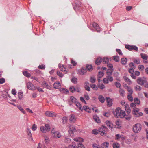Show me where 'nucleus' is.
<instances>
[{"mask_svg": "<svg viewBox=\"0 0 148 148\" xmlns=\"http://www.w3.org/2000/svg\"><path fill=\"white\" fill-rule=\"evenodd\" d=\"M137 82L138 84L143 85L145 88H148V83H147L146 78L145 77L139 78L137 79Z\"/></svg>", "mask_w": 148, "mask_h": 148, "instance_id": "obj_1", "label": "nucleus"}, {"mask_svg": "<svg viewBox=\"0 0 148 148\" xmlns=\"http://www.w3.org/2000/svg\"><path fill=\"white\" fill-rule=\"evenodd\" d=\"M141 126L139 123H137L133 126V130L135 133L139 132L141 130Z\"/></svg>", "mask_w": 148, "mask_h": 148, "instance_id": "obj_2", "label": "nucleus"}, {"mask_svg": "<svg viewBox=\"0 0 148 148\" xmlns=\"http://www.w3.org/2000/svg\"><path fill=\"white\" fill-rule=\"evenodd\" d=\"M108 130V128L106 126H102L100 128H99L98 131L101 135L105 136L106 135V131Z\"/></svg>", "mask_w": 148, "mask_h": 148, "instance_id": "obj_3", "label": "nucleus"}, {"mask_svg": "<svg viewBox=\"0 0 148 148\" xmlns=\"http://www.w3.org/2000/svg\"><path fill=\"white\" fill-rule=\"evenodd\" d=\"M40 130L42 133H45L50 130V127L48 124H46L45 126H41L40 127Z\"/></svg>", "mask_w": 148, "mask_h": 148, "instance_id": "obj_4", "label": "nucleus"}, {"mask_svg": "<svg viewBox=\"0 0 148 148\" xmlns=\"http://www.w3.org/2000/svg\"><path fill=\"white\" fill-rule=\"evenodd\" d=\"M139 108H135L133 109L132 112L133 114L136 116L138 117L142 116L143 114L142 112H139Z\"/></svg>", "mask_w": 148, "mask_h": 148, "instance_id": "obj_5", "label": "nucleus"}, {"mask_svg": "<svg viewBox=\"0 0 148 148\" xmlns=\"http://www.w3.org/2000/svg\"><path fill=\"white\" fill-rule=\"evenodd\" d=\"M26 85L27 88L30 90H34L36 89V87L30 82L27 83Z\"/></svg>", "mask_w": 148, "mask_h": 148, "instance_id": "obj_6", "label": "nucleus"}, {"mask_svg": "<svg viewBox=\"0 0 148 148\" xmlns=\"http://www.w3.org/2000/svg\"><path fill=\"white\" fill-rule=\"evenodd\" d=\"M125 47L130 51L132 50H134L135 51H137L138 50V47L135 46H130L129 45H126L125 46Z\"/></svg>", "mask_w": 148, "mask_h": 148, "instance_id": "obj_7", "label": "nucleus"}, {"mask_svg": "<svg viewBox=\"0 0 148 148\" xmlns=\"http://www.w3.org/2000/svg\"><path fill=\"white\" fill-rule=\"evenodd\" d=\"M121 110V108L119 107L116 108L114 113V116L117 118L119 117V114Z\"/></svg>", "mask_w": 148, "mask_h": 148, "instance_id": "obj_8", "label": "nucleus"}, {"mask_svg": "<svg viewBox=\"0 0 148 148\" xmlns=\"http://www.w3.org/2000/svg\"><path fill=\"white\" fill-rule=\"evenodd\" d=\"M45 114L46 116L50 117H56V114L55 113L49 111H46L45 112Z\"/></svg>", "mask_w": 148, "mask_h": 148, "instance_id": "obj_9", "label": "nucleus"}, {"mask_svg": "<svg viewBox=\"0 0 148 148\" xmlns=\"http://www.w3.org/2000/svg\"><path fill=\"white\" fill-rule=\"evenodd\" d=\"M77 101V99L75 97L73 96L70 97V99L69 100V103L70 105H71V102L73 103H76Z\"/></svg>", "mask_w": 148, "mask_h": 148, "instance_id": "obj_10", "label": "nucleus"}, {"mask_svg": "<svg viewBox=\"0 0 148 148\" xmlns=\"http://www.w3.org/2000/svg\"><path fill=\"white\" fill-rule=\"evenodd\" d=\"M69 127L70 129L68 130L69 134L72 133L73 132H75L76 131L75 127L73 125H70Z\"/></svg>", "mask_w": 148, "mask_h": 148, "instance_id": "obj_11", "label": "nucleus"}, {"mask_svg": "<svg viewBox=\"0 0 148 148\" xmlns=\"http://www.w3.org/2000/svg\"><path fill=\"white\" fill-rule=\"evenodd\" d=\"M92 26L94 27L98 32H100V28L98 24L95 22H93L92 24Z\"/></svg>", "mask_w": 148, "mask_h": 148, "instance_id": "obj_12", "label": "nucleus"}, {"mask_svg": "<svg viewBox=\"0 0 148 148\" xmlns=\"http://www.w3.org/2000/svg\"><path fill=\"white\" fill-rule=\"evenodd\" d=\"M106 123L107 126L110 129H112L113 127V124L111 123L110 121L107 120L106 121Z\"/></svg>", "mask_w": 148, "mask_h": 148, "instance_id": "obj_13", "label": "nucleus"}, {"mask_svg": "<svg viewBox=\"0 0 148 148\" xmlns=\"http://www.w3.org/2000/svg\"><path fill=\"white\" fill-rule=\"evenodd\" d=\"M106 101L107 103V105L108 106H111L112 104V99L109 97H107L106 98Z\"/></svg>", "mask_w": 148, "mask_h": 148, "instance_id": "obj_14", "label": "nucleus"}, {"mask_svg": "<svg viewBox=\"0 0 148 148\" xmlns=\"http://www.w3.org/2000/svg\"><path fill=\"white\" fill-rule=\"evenodd\" d=\"M76 118L75 116L73 114H72L70 116L69 120L72 123H74L76 121Z\"/></svg>", "mask_w": 148, "mask_h": 148, "instance_id": "obj_15", "label": "nucleus"}, {"mask_svg": "<svg viewBox=\"0 0 148 148\" xmlns=\"http://www.w3.org/2000/svg\"><path fill=\"white\" fill-rule=\"evenodd\" d=\"M125 108L127 113L128 114H130L131 112V110L130 109L129 105L128 104H126L125 105Z\"/></svg>", "mask_w": 148, "mask_h": 148, "instance_id": "obj_16", "label": "nucleus"}, {"mask_svg": "<svg viewBox=\"0 0 148 148\" xmlns=\"http://www.w3.org/2000/svg\"><path fill=\"white\" fill-rule=\"evenodd\" d=\"M42 85L44 87L47 89H51V86L49 85L47 83L45 82H42Z\"/></svg>", "mask_w": 148, "mask_h": 148, "instance_id": "obj_17", "label": "nucleus"}, {"mask_svg": "<svg viewBox=\"0 0 148 148\" xmlns=\"http://www.w3.org/2000/svg\"><path fill=\"white\" fill-rule=\"evenodd\" d=\"M89 83L88 82H86L85 83V89L88 91H90V89L89 87Z\"/></svg>", "mask_w": 148, "mask_h": 148, "instance_id": "obj_18", "label": "nucleus"}, {"mask_svg": "<svg viewBox=\"0 0 148 148\" xmlns=\"http://www.w3.org/2000/svg\"><path fill=\"white\" fill-rule=\"evenodd\" d=\"M79 74L81 75H84L86 72V69L82 68L78 71Z\"/></svg>", "mask_w": 148, "mask_h": 148, "instance_id": "obj_19", "label": "nucleus"}, {"mask_svg": "<svg viewBox=\"0 0 148 148\" xmlns=\"http://www.w3.org/2000/svg\"><path fill=\"white\" fill-rule=\"evenodd\" d=\"M53 86L56 89L59 88L60 86V83L58 82H56L54 84Z\"/></svg>", "mask_w": 148, "mask_h": 148, "instance_id": "obj_20", "label": "nucleus"}, {"mask_svg": "<svg viewBox=\"0 0 148 148\" xmlns=\"http://www.w3.org/2000/svg\"><path fill=\"white\" fill-rule=\"evenodd\" d=\"M126 113L125 111L122 110H121L120 113L119 114V117L121 118H123L125 117L126 116Z\"/></svg>", "mask_w": 148, "mask_h": 148, "instance_id": "obj_21", "label": "nucleus"}, {"mask_svg": "<svg viewBox=\"0 0 148 148\" xmlns=\"http://www.w3.org/2000/svg\"><path fill=\"white\" fill-rule=\"evenodd\" d=\"M109 143L108 142H105L102 144L101 148H107L109 145Z\"/></svg>", "mask_w": 148, "mask_h": 148, "instance_id": "obj_22", "label": "nucleus"}, {"mask_svg": "<svg viewBox=\"0 0 148 148\" xmlns=\"http://www.w3.org/2000/svg\"><path fill=\"white\" fill-rule=\"evenodd\" d=\"M101 57H98L97 58L95 61V64L97 65L100 64L101 62Z\"/></svg>", "mask_w": 148, "mask_h": 148, "instance_id": "obj_23", "label": "nucleus"}, {"mask_svg": "<svg viewBox=\"0 0 148 148\" xmlns=\"http://www.w3.org/2000/svg\"><path fill=\"white\" fill-rule=\"evenodd\" d=\"M93 119L97 123H99L100 122L99 117L96 115H94L93 116Z\"/></svg>", "mask_w": 148, "mask_h": 148, "instance_id": "obj_24", "label": "nucleus"}, {"mask_svg": "<svg viewBox=\"0 0 148 148\" xmlns=\"http://www.w3.org/2000/svg\"><path fill=\"white\" fill-rule=\"evenodd\" d=\"M75 103L76 105L77 106V107L80 110H81V111H83V109L82 108V106L79 103L77 102V101H76V103Z\"/></svg>", "mask_w": 148, "mask_h": 148, "instance_id": "obj_25", "label": "nucleus"}, {"mask_svg": "<svg viewBox=\"0 0 148 148\" xmlns=\"http://www.w3.org/2000/svg\"><path fill=\"white\" fill-rule=\"evenodd\" d=\"M84 110L86 112L88 113H90L91 112V110L90 108L87 106H84L83 107Z\"/></svg>", "mask_w": 148, "mask_h": 148, "instance_id": "obj_26", "label": "nucleus"}, {"mask_svg": "<svg viewBox=\"0 0 148 148\" xmlns=\"http://www.w3.org/2000/svg\"><path fill=\"white\" fill-rule=\"evenodd\" d=\"M98 99L101 103H104L105 101L104 98L102 95H99Z\"/></svg>", "mask_w": 148, "mask_h": 148, "instance_id": "obj_27", "label": "nucleus"}, {"mask_svg": "<svg viewBox=\"0 0 148 148\" xmlns=\"http://www.w3.org/2000/svg\"><path fill=\"white\" fill-rule=\"evenodd\" d=\"M58 66L60 70L62 71H66V69L65 68L64 66L62 65L61 64H58Z\"/></svg>", "mask_w": 148, "mask_h": 148, "instance_id": "obj_28", "label": "nucleus"}, {"mask_svg": "<svg viewBox=\"0 0 148 148\" xmlns=\"http://www.w3.org/2000/svg\"><path fill=\"white\" fill-rule=\"evenodd\" d=\"M127 59L125 58H123L121 59V62L123 64H125L127 62Z\"/></svg>", "mask_w": 148, "mask_h": 148, "instance_id": "obj_29", "label": "nucleus"}, {"mask_svg": "<svg viewBox=\"0 0 148 148\" xmlns=\"http://www.w3.org/2000/svg\"><path fill=\"white\" fill-rule=\"evenodd\" d=\"M119 92L120 95L122 97H123L125 94V91L124 90L120 88L119 90Z\"/></svg>", "mask_w": 148, "mask_h": 148, "instance_id": "obj_30", "label": "nucleus"}, {"mask_svg": "<svg viewBox=\"0 0 148 148\" xmlns=\"http://www.w3.org/2000/svg\"><path fill=\"white\" fill-rule=\"evenodd\" d=\"M113 70L112 69H108L106 71V73L108 75H111L113 72Z\"/></svg>", "mask_w": 148, "mask_h": 148, "instance_id": "obj_31", "label": "nucleus"}, {"mask_svg": "<svg viewBox=\"0 0 148 148\" xmlns=\"http://www.w3.org/2000/svg\"><path fill=\"white\" fill-rule=\"evenodd\" d=\"M23 73L24 76L28 77H30V74L28 73L27 71H23Z\"/></svg>", "mask_w": 148, "mask_h": 148, "instance_id": "obj_32", "label": "nucleus"}, {"mask_svg": "<svg viewBox=\"0 0 148 148\" xmlns=\"http://www.w3.org/2000/svg\"><path fill=\"white\" fill-rule=\"evenodd\" d=\"M112 145L114 148H119L120 146V144L117 143H114Z\"/></svg>", "mask_w": 148, "mask_h": 148, "instance_id": "obj_33", "label": "nucleus"}, {"mask_svg": "<svg viewBox=\"0 0 148 148\" xmlns=\"http://www.w3.org/2000/svg\"><path fill=\"white\" fill-rule=\"evenodd\" d=\"M74 140L76 142H83V139L80 137L77 138H75L74 139Z\"/></svg>", "mask_w": 148, "mask_h": 148, "instance_id": "obj_34", "label": "nucleus"}, {"mask_svg": "<svg viewBox=\"0 0 148 148\" xmlns=\"http://www.w3.org/2000/svg\"><path fill=\"white\" fill-rule=\"evenodd\" d=\"M113 60L116 62H118L119 61V57L118 56H114L113 57Z\"/></svg>", "mask_w": 148, "mask_h": 148, "instance_id": "obj_35", "label": "nucleus"}, {"mask_svg": "<svg viewBox=\"0 0 148 148\" xmlns=\"http://www.w3.org/2000/svg\"><path fill=\"white\" fill-rule=\"evenodd\" d=\"M132 95V94H128L127 96L128 100L130 101H132L133 99Z\"/></svg>", "mask_w": 148, "mask_h": 148, "instance_id": "obj_36", "label": "nucleus"}, {"mask_svg": "<svg viewBox=\"0 0 148 148\" xmlns=\"http://www.w3.org/2000/svg\"><path fill=\"white\" fill-rule=\"evenodd\" d=\"M115 127L117 128H119L121 126V124L119 121H116V122Z\"/></svg>", "mask_w": 148, "mask_h": 148, "instance_id": "obj_37", "label": "nucleus"}, {"mask_svg": "<svg viewBox=\"0 0 148 148\" xmlns=\"http://www.w3.org/2000/svg\"><path fill=\"white\" fill-rule=\"evenodd\" d=\"M18 96L20 99H22L23 98V92H20L18 93Z\"/></svg>", "mask_w": 148, "mask_h": 148, "instance_id": "obj_38", "label": "nucleus"}, {"mask_svg": "<svg viewBox=\"0 0 148 148\" xmlns=\"http://www.w3.org/2000/svg\"><path fill=\"white\" fill-rule=\"evenodd\" d=\"M135 90L137 91H140L141 90V88L138 85H136L134 87Z\"/></svg>", "mask_w": 148, "mask_h": 148, "instance_id": "obj_39", "label": "nucleus"}, {"mask_svg": "<svg viewBox=\"0 0 148 148\" xmlns=\"http://www.w3.org/2000/svg\"><path fill=\"white\" fill-rule=\"evenodd\" d=\"M109 60L107 58H104L103 59V62L104 64L108 63V62Z\"/></svg>", "mask_w": 148, "mask_h": 148, "instance_id": "obj_40", "label": "nucleus"}, {"mask_svg": "<svg viewBox=\"0 0 148 148\" xmlns=\"http://www.w3.org/2000/svg\"><path fill=\"white\" fill-rule=\"evenodd\" d=\"M127 90L128 92V94H132L133 92V90L130 87L128 88Z\"/></svg>", "mask_w": 148, "mask_h": 148, "instance_id": "obj_41", "label": "nucleus"}, {"mask_svg": "<svg viewBox=\"0 0 148 148\" xmlns=\"http://www.w3.org/2000/svg\"><path fill=\"white\" fill-rule=\"evenodd\" d=\"M104 75V73L103 72H99L98 75V77L99 78H101Z\"/></svg>", "mask_w": 148, "mask_h": 148, "instance_id": "obj_42", "label": "nucleus"}, {"mask_svg": "<svg viewBox=\"0 0 148 148\" xmlns=\"http://www.w3.org/2000/svg\"><path fill=\"white\" fill-rule=\"evenodd\" d=\"M27 135H28V137L29 138V140L30 141H33V139L32 138V134L31 132L28 133Z\"/></svg>", "mask_w": 148, "mask_h": 148, "instance_id": "obj_43", "label": "nucleus"}, {"mask_svg": "<svg viewBox=\"0 0 148 148\" xmlns=\"http://www.w3.org/2000/svg\"><path fill=\"white\" fill-rule=\"evenodd\" d=\"M134 102L135 103L138 105L140 104V101L137 98H135L134 99Z\"/></svg>", "mask_w": 148, "mask_h": 148, "instance_id": "obj_44", "label": "nucleus"}, {"mask_svg": "<svg viewBox=\"0 0 148 148\" xmlns=\"http://www.w3.org/2000/svg\"><path fill=\"white\" fill-rule=\"evenodd\" d=\"M18 108L24 114H25L26 112L25 111L21 106H18Z\"/></svg>", "mask_w": 148, "mask_h": 148, "instance_id": "obj_45", "label": "nucleus"}, {"mask_svg": "<svg viewBox=\"0 0 148 148\" xmlns=\"http://www.w3.org/2000/svg\"><path fill=\"white\" fill-rule=\"evenodd\" d=\"M60 90L61 92L65 93H66L69 92V91L67 89L64 88H62Z\"/></svg>", "mask_w": 148, "mask_h": 148, "instance_id": "obj_46", "label": "nucleus"}, {"mask_svg": "<svg viewBox=\"0 0 148 148\" xmlns=\"http://www.w3.org/2000/svg\"><path fill=\"white\" fill-rule=\"evenodd\" d=\"M86 69L88 70L91 71L93 69L91 65H88L86 66Z\"/></svg>", "mask_w": 148, "mask_h": 148, "instance_id": "obj_47", "label": "nucleus"}, {"mask_svg": "<svg viewBox=\"0 0 148 148\" xmlns=\"http://www.w3.org/2000/svg\"><path fill=\"white\" fill-rule=\"evenodd\" d=\"M140 55L143 59L145 60H147V59L148 57L146 55L143 53H141Z\"/></svg>", "mask_w": 148, "mask_h": 148, "instance_id": "obj_48", "label": "nucleus"}, {"mask_svg": "<svg viewBox=\"0 0 148 148\" xmlns=\"http://www.w3.org/2000/svg\"><path fill=\"white\" fill-rule=\"evenodd\" d=\"M56 134L55 135V136H53L55 138H59L61 136L60 133L58 132H57L56 133Z\"/></svg>", "mask_w": 148, "mask_h": 148, "instance_id": "obj_49", "label": "nucleus"}, {"mask_svg": "<svg viewBox=\"0 0 148 148\" xmlns=\"http://www.w3.org/2000/svg\"><path fill=\"white\" fill-rule=\"evenodd\" d=\"M70 91L72 92H74L76 91V89L73 86H71L69 88Z\"/></svg>", "mask_w": 148, "mask_h": 148, "instance_id": "obj_50", "label": "nucleus"}, {"mask_svg": "<svg viewBox=\"0 0 148 148\" xmlns=\"http://www.w3.org/2000/svg\"><path fill=\"white\" fill-rule=\"evenodd\" d=\"M124 79L125 81L127 82L129 84H131V81L127 77H125Z\"/></svg>", "mask_w": 148, "mask_h": 148, "instance_id": "obj_51", "label": "nucleus"}, {"mask_svg": "<svg viewBox=\"0 0 148 148\" xmlns=\"http://www.w3.org/2000/svg\"><path fill=\"white\" fill-rule=\"evenodd\" d=\"M71 81L73 83L76 84L77 82V78L74 77L72 78Z\"/></svg>", "mask_w": 148, "mask_h": 148, "instance_id": "obj_52", "label": "nucleus"}, {"mask_svg": "<svg viewBox=\"0 0 148 148\" xmlns=\"http://www.w3.org/2000/svg\"><path fill=\"white\" fill-rule=\"evenodd\" d=\"M90 87L94 90H97L98 88L95 84H92L90 85Z\"/></svg>", "mask_w": 148, "mask_h": 148, "instance_id": "obj_53", "label": "nucleus"}, {"mask_svg": "<svg viewBox=\"0 0 148 148\" xmlns=\"http://www.w3.org/2000/svg\"><path fill=\"white\" fill-rule=\"evenodd\" d=\"M121 138V136L119 134H117L115 136V139L116 140H119L120 138Z\"/></svg>", "mask_w": 148, "mask_h": 148, "instance_id": "obj_54", "label": "nucleus"}, {"mask_svg": "<svg viewBox=\"0 0 148 148\" xmlns=\"http://www.w3.org/2000/svg\"><path fill=\"white\" fill-rule=\"evenodd\" d=\"M115 85L116 86V87L117 88H120L121 87V84L119 82H115Z\"/></svg>", "mask_w": 148, "mask_h": 148, "instance_id": "obj_55", "label": "nucleus"}, {"mask_svg": "<svg viewBox=\"0 0 148 148\" xmlns=\"http://www.w3.org/2000/svg\"><path fill=\"white\" fill-rule=\"evenodd\" d=\"M138 68L141 71H143L144 69V67L143 65H139L138 66Z\"/></svg>", "mask_w": 148, "mask_h": 148, "instance_id": "obj_56", "label": "nucleus"}, {"mask_svg": "<svg viewBox=\"0 0 148 148\" xmlns=\"http://www.w3.org/2000/svg\"><path fill=\"white\" fill-rule=\"evenodd\" d=\"M134 62L137 64H139L140 63V60L138 59H134Z\"/></svg>", "mask_w": 148, "mask_h": 148, "instance_id": "obj_57", "label": "nucleus"}, {"mask_svg": "<svg viewBox=\"0 0 148 148\" xmlns=\"http://www.w3.org/2000/svg\"><path fill=\"white\" fill-rule=\"evenodd\" d=\"M37 128V127L36 125L35 124H34L33 125L32 127V130L33 131H35Z\"/></svg>", "mask_w": 148, "mask_h": 148, "instance_id": "obj_58", "label": "nucleus"}, {"mask_svg": "<svg viewBox=\"0 0 148 148\" xmlns=\"http://www.w3.org/2000/svg\"><path fill=\"white\" fill-rule=\"evenodd\" d=\"M67 121V118L66 116H64L62 119V121L63 124H65L66 123Z\"/></svg>", "mask_w": 148, "mask_h": 148, "instance_id": "obj_59", "label": "nucleus"}, {"mask_svg": "<svg viewBox=\"0 0 148 148\" xmlns=\"http://www.w3.org/2000/svg\"><path fill=\"white\" fill-rule=\"evenodd\" d=\"M38 68L41 69H44L45 68V65H40L38 66Z\"/></svg>", "mask_w": 148, "mask_h": 148, "instance_id": "obj_60", "label": "nucleus"}, {"mask_svg": "<svg viewBox=\"0 0 148 148\" xmlns=\"http://www.w3.org/2000/svg\"><path fill=\"white\" fill-rule=\"evenodd\" d=\"M107 78L110 81L112 82L113 81V77L110 75H108L107 76Z\"/></svg>", "mask_w": 148, "mask_h": 148, "instance_id": "obj_61", "label": "nucleus"}, {"mask_svg": "<svg viewBox=\"0 0 148 148\" xmlns=\"http://www.w3.org/2000/svg\"><path fill=\"white\" fill-rule=\"evenodd\" d=\"M134 68H130L129 69V71L131 74H133L134 72Z\"/></svg>", "mask_w": 148, "mask_h": 148, "instance_id": "obj_62", "label": "nucleus"}, {"mask_svg": "<svg viewBox=\"0 0 148 148\" xmlns=\"http://www.w3.org/2000/svg\"><path fill=\"white\" fill-rule=\"evenodd\" d=\"M78 145L77 148H85L84 146L82 143H79Z\"/></svg>", "mask_w": 148, "mask_h": 148, "instance_id": "obj_63", "label": "nucleus"}, {"mask_svg": "<svg viewBox=\"0 0 148 148\" xmlns=\"http://www.w3.org/2000/svg\"><path fill=\"white\" fill-rule=\"evenodd\" d=\"M78 145L77 148H85L84 146L82 143H79Z\"/></svg>", "mask_w": 148, "mask_h": 148, "instance_id": "obj_64", "label": "nucleus"}]
</instances>
